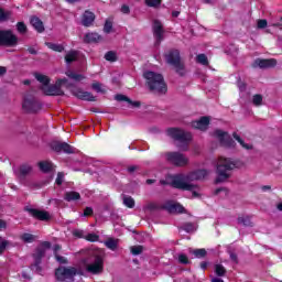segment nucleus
Here are the masks:
<instances>
[{
  "label": "nucleus",
  "instance_id": "1",
  "mask_svg": "<svg viewBox=\"0 0 282 282\" xmlns=\"http://www.w3.org/2000/svg\"><path fill=\"white\" fill-rule=\"evenodd\" d=\"M208 176V171L206 170H196L187 174H175L172 176V186L178 191H195L197 185L193 182H199Z\"/></svg>",
  "mask_w": 282,
  "mask_h": 282
},
{
  "label": "nucleus",
  "instance_id": "2",
  "mask_svg": "<svg viewBox=\"0 0 282 282\" xmlns=\"http://www.w3.org/2000/svg\"><path fill=\"white\" fill-rule=\"evenodd\" d=\"M242 166L243 162L241 161L220 156L216 164V184H221L223 182L230 180L232 171H235V169H242Z\"/></svg>",
  "mask_w": 282,
  "mask_h": 282
},
{
  "label": "nucleus",
  "instance_id": "3",
  "mask_svg": "<svg viewBox=\"0 0 282 282\" xmlns=\"http://www.w3.org/2000/svg\"><path fill=\"white\" fill-rule=\"evenodd\" d=\"M89 258L84 260L86 271L90 274H102L105 270V250L93 249L88 251Z\"/></svg>",
  "mask_w": 282,
  "mask_h": 282
},
{
  "label": "nucleus",
  "instance_id": "4",
  "mask_svg": "<svg viewBox=\"0 0 282 282\" xmlns=\"http://www.w3.org/2000/svg\"><path fill=\"white\" fill-rule=\"evenodd\" d=\"M143 77L147 80L150 91H153L154 94H166V82H164V76H162V74L148 70L143 74Z\"/></svg>",
  "mask_w": 282,
  "mask_h": 282
},
{
  "label": "nucleus",
  "instance_id": "5",
  "mask_svg": "<svg viewBox=\"0 0 282 282\" xmlns=\"http://www.w3.org/2000/svg\"><path fill=\"white\" fill-rule=\"evenodd\" d=\"M167 134L170 135V138H173V140L178 141V144H176V147L177 149H180V151H188V142L193 140V135L191 134V132H186L177 128H170L167 130Z\"/></svg>",
  "mask_w": 282,
  "mask_h": 282
},
{
  "label": "nucleus",
  "instance_id": "6",
  "mask_svg": "<svg viewBox=\"0 0 282 282\" xmlns=\"http://www.w3.org/2000/svg\"><path fill=\"white\" fill-rule=\"evenodd\" d=\"M165 61L167 65H172V67H174L178 76H186V66L184 65V62H182L180 51L171 50L165 54Z\"/></svg>",
  "mask_w": 282,
  "mask_h": 282
},
{
  "label": "nucleus",
  "instance_id": "7",
  "mask_svg": "<svg viewBox=\"0 0 282 282\" xmlns=\"http://www.w3.org/2000/svg\"><path fill=\"white\" fill-rule=\"evenodd\" d=\"M77 274L80 271L76 267H59L55 270V276L61 282H74Z\"/></svg>",
  "mask_w": 282,
  "mask_h": 282
},
{
  "label": "nucleus",
  "instance_id": "8",
  "mask_svg": "<svg viewBox=\"0 0 282 282\" xmlns=\"http://www.w3.org/2000/svg\"><path fill=\"white\" fill-rule=\"evenodd\" d=\"M50 248H52V243H50V241H44L35 249V252L33 253L35 262L31 265V270H34V272H41V261L45 257V250H50Z\"/></svg>",
  "mask_w": 282,
  "mask_h": 282
},
{
  "label": "nucleus",
  "instance_id": "9",
  "mask_svg": "<svg viewBox=\"0 0 282 282\" xmlns=\"http://www.w3.org/2000/svg\"><path fill=\"white\" fill-rule=\"evenodd\" d=\"M165 161L173 166L184 167L188 166V156L182 154L181 152H165L164 153Z\"/></svg>",
  "mask_w": 282,
  "mask_h": 282
},
{
  "label": "nucleus",
  "instance_id": "10",
  "mask_svg": "<svg viewBox=\"0 0 282 282\" xmlns=\"http://www.w3.org/2000/svg\"><path fill=\"white\" fill-rule=\"evenodd\" d=\"M65 83H67V78L57 79L54 85L42 86L41 89L45 96H65V91L62 89Z\"/></svg>",
  "mask_w": 282,
  "mask_h": 282
},
{
  "label": "nucleus",
  "instance_id": "11",
  "mask_svg": "<svg viewBox=\"0 0 282 282\" xmlns=\"http://www.w3.org/2000/svg\"><path fill=\"white\" fill-rule=\"evenodd\" d=\"M19 43V37L10 30H0V45L6 47H14Z\"/></svg>",
  "mask_w": 282,
  "mask_h": 282
},
{
  "label": "nucleus",
  "instance_id": "12",
  "mask_svg": "<svg viewBox=\"0 0 282 282\" xmlns=\"http://www.w3.org/2000/svg\"><path fill=\"white\" fill-rule=\"evenodd\" d=\"M22 107L26 113H39L41 111L42 106L39 100H36L33 96H26L22 104Z\"/></svg>",
  "mask_w": 282,
  "mask_h": 282
},
{
  "label": "nucleus",
  "instance_id": "13",
  "mask_svg": "<svg viewBox=\"0 0 282 282\" xmlns=\"http://www.w3.org/2000/svg\"><path fill=\"white\" fill-rule=\"evenodd\" d=\"M214 135H216V138L219 140L221 147H226L227 149L235 147V141L230 134H228V132L224 130H216Z\"/></svg>",
  "mask_w": 282,
  "mask_h": 282
},
{
  "label": "nucleus",
  "instance_id": "14",
  "mask_svg": "<svg viewBox=\"0 0 282 282\" xmlns=\"http://www.w3.org/2000/svg\"><path fill=\"white\" fill-rule=\"evenodd\" d=\"M52 151L55 153H74L75 149L66 142L53 141L51 143Z\"/></svg>",
  "mask_w": 282,
  "mask_h": 282
},
{
  "label": "nucleus",
  "instance_id": "15",
  "mask_svg": "<svg viewBox=\"0 0 282 282\" xmlns=\"http://www.w3.org/2000/svg\"><path fill=\"white\" fill-rule=\"evenodd\" d=\"M72 94L73 96H75L76 98H78L79 100H87L88 102H96V97L89 93V91H85L80 88H72Z\"/></svg>",
  "mask_w": 282,
  "mask_h": 282
},
{
  "label": "nucleus",
  "instance_id": "16",
  "mask_svg": "<svg viewBox=\"0 0 282 282\" xmlns=\"http://www.w3.org/2000/svg\"><path fill=\"white\" fill-rule=\"evenodd\" d=\"M152 30L154 37L156 39V44L160 45V43L164 41V26L162 25V22H160V20H154Z\"/></svg>",
  "mask_w": 282,
  "mask_h": 282
},
{
  "label": "nucleus",
  "instance_id": "17",
  "mask_svg": "<svg viewBox=\"0 0 282 282\" xmlns=\"http://www.w3.org/2000/svg\"><path fill=\"white\" fill-rule=\"evenodd\" d=\"M28 213L40 221H50V219H52V216L45 210L29 208Z\"/></svg>",
  "mask_w": 282,
  "mask_h": 282
},
{
  "label": "nucleus",
  "instance_id": "18",
  "mask_svg": "<svg viewBox=\"0 0 282 282\" xmlns=\"http://www.w3.org/2000/svg\"><path fill=\"white\" fill-rule=\"evenodd\" d=\"M161 208L163 210H167V213H184V206H182L180 203H175L173 200L165 202Z\"/></svg>",
  "mask_w": 282,
  "mask_h": 282
},
{
  "label": "nucleus",
  "instance_id": "19",
  "mask_svg": "<svg viewBox=\"0 0 282 282\" xmlns=\"http://www.w3.org/2000/svg\"><path fill=\"white\" fill-rule=\"evenodd\" d=\"M276 66V59H256L253 67H260V69H268L270 67Z\"/></svg>",
  "mask_w": 282,
  "mask_h": 282
},
{
  "label": "nucleus",
  "instance_id": "20",
  "mask_svg": "<svg viewBox=\"0 0 282 282\" xmlns=\"http://www.w3.org/2000/svg\"><path fill=\"white\" fill-rule=\"evenodd\" d=\"M210 124V119L208 117H202L197 121L192 122L193 129H198V131H206Z\"/></svg>",
  "mask_w": 282,
  "mask_h": 282
},
{
  "label": "nucleus",
  "instance_id": "21",
  "mask_svg": "<svg viewBox=\"0 0 282 282\" xmlns=\"http://www.w3.org/2000/svg\"><path fill=\"white\" fill-rule=\"evenodd\" d=\"M102 41V35L91 32V33H86L84 36V43H100Z\"/></svg>",
  "mask_w": 282,
  "mask_h": 282
},
{
  "label": "nucleus",
  "instance_id": "22",
  "mask_svg": "<svg viewBox=\"0 0 282 282\" xmlns=\"http://www.w3.org/2000/svg\"><path fill=\"white\" fill-rule=\"evenodd\" d=\"M96 21V15L94 12L85 11L83 14L82 23L85 25V28H89Z\"/></svg>",
  "mask_w": 282,
  "mask_h": 282
},
{
  "label": "nucleus",
  "instance_id": "23",
  "mask_svg": "<svg viewBox=\"0 0 282 282\" xmlns=\"http://www.w3.org/2000/svg\"><path fill=\"white\" fill-rule=\"evenodd\" d=\"M31 25L39 32L40 34L45 32V26L43 25V21L37 17L31 18Z\"/></svg>",
  "mask_w": 282,
  "mask_h": 282
},
{
  "label": "nucleus",
  "instance_id": "24",
  "mask_svg": "<svg viewBox=\"0 0 282 282\" xmlns=\"http://www.w3.org/2000/svg\"><path fill=\"white\" fill-rule=\"evenodd\" d=\"M37 166L40 171H42V173H50V171L54 169V164H52V162L50 161H41L40 163H37Z\"/></svg>",
  "mask_w": 282,
  "mask_h": 282
},
{
  "label": "nucleus",
  "instance_id": "25",
  "mask_svg": "<svg viewBox=\"0 0 282 282\" xmlns=\"http://www.w3.org/2000/svg\"><path fill=\"white\" fill-rule=\"evenodd\" d=\"M65 202H78L80 199V193L78 192H66L64 194Z\"/></svg>",
  "mask_w": 282,
  "mask_h": 282
},
{
  "label": "nucleus",
  "instance_id": "26",
  "mask_svg": "<svg viewBox=\"0 0 282 282\" xmlns=\"http://www.w3.org/2000/svg\"><path fill=\"white\" fill-rule=\"evenodd\" d=\"M33 167L30 164H22L20 166V177H28V175H32Z\"/></svg>",
  "mask_w": 282,
  "mask_h": 282
},
{
  "label": "nucleus",
  "instance_id": "27",
  "mask_svg": "<svg viewBox=\"0 0 282 282\" xmlns=\"http://www.w3.org/2000/svg\"><path fill=\"white\" fill-rule=\"evenodd\" d=\"M191 254H194V257L196 259H204V257H206V254H208V252L206 251V249H191L189 250Z\"/></svg>",
  "mask_w": 282,
  "mask_h": 282
},
{
  "label": "nucleus",
  "instance_id": "28",
  "mask_svg": "<svg viewBox=\"0 0 282 282\" xmlns=\"http://www.w3.org/2000/svg\"><path fill=\"white\" fill-rule=\"evenodd\" d=\"M105 246L109 250H118V239L109 238L108 240L105 241Z\"/></svg>",
  "mask_w": 282,
  "mask_h": 282
},
{
  "label": "nucleus",
  "instance_id": "29",
  "mask_svg": "<svg viewBox=\"0 0 282 282\" xmlns=\"http://www.w3.org/2000/svg\"><path fill=\"white\" fill-rule=\"evenodd\" d=\"M35 78L42 84V87H47L50 85V77L43 74H35Z\"/></svg>",
  "mask_w": 282,
  "mask_h": 282
},
{
  "label": "nucleus",
  "instance_id": "30",
  "mask_svg": "<svg viewBox=\"0 0 282 282\" xmlns=\"http://www.w3.org/2000/svg\"><path fill=\"white\" fill-rule=\"evenodd\" d=\"M232 137L235 138V140H237V142H239L242 149H247V151H250V149H252V144L246 143L243 139H241V137L237 134V132H234Z\"/></svg>",
  "mask_w": 282,
  "mask_h": 282
},
{
  "label": "nucleus",
  "instance_id": "31",
  "mask_svg": "<svg viewBox=\"0 0 282 282\" xmlns=\"http://www.w3.org/2000/svg\"><path fill=\"white\" fill-rule=\"evenodd\" d=\"M123 206H127V208H135V200L131 196L124 195L123 198Z\"/></svg>",
  "mask_w": 282,
  "mask_h": 282
},
{
  "label": "nucleus",
  "instance_id": "32",
  "mask_svg": "<svg viewBox=\"0 0 282 282\" xmlns=\"http://www.w3.org/2000/svg\"><path fill=\"white\" fill-rule=\"evenodd\" d=\"M214 272L217 276H226V267L223 264H215Z\"/></svg>",
  "mask_w": 282,
  "mask_h": 282
},
{
  "label": "nucleus",
  "instance_id": "33",
  "mask_svg": "<svg viewBox=\"0 0 282 282\" xmlns=\"http://www.w3.org/2000/svg\"><path fill=\"white\" fill-rule=\"evenodd\" d=\"M78 58V52L77 51H70L66 54L65 56V62L66 63H74Z\"/></svg>",
  "mask_w": 282,
  "mask_h": 282
},
{
  "label": "nucleus",
  "instance_id": "34",
  "mask_svg": "<svg viewBox=\"0 0 282 282\" xmlns=\"http://www.w3.org/2000/svg\"><path fill=\"white\" fill-rule=\"evenodd\" d=\"M20 239L24 241V243H33V241H36V236L32 234H23Z\"/></svg>",
  "mask_w": 282,
  "mask_h": 282
},
{
  "label": "nucleus",
  "instance_id": "35",
  "mask_svg": "<svg viewBox=\"0 0 282 282\" xmlns=\"http://www.w3.org/2000/svg\"><path fill=\"white\" fill-rule=\"evenodd\" d=\"M182 228L185 232H195V230H197V225L194 223H185Z\"/></svg>",
  "mask_w": 282,
  "mask_h": 282
},
{
  "label": "nucleus",
  "instance_id": "36",
  "mask_svg": "<svg viewBox=\"0 0 282 282\" xmlns=\"http://www.w3.org/2000/svg\"><path fill=\"white\" fill-rule=\"evenodd\" d=\"M238 224H241L242 226H247L249 228H252V220H250V217H248V216L239 217L238 218Z\"/></svg>",
  "mask_w": 282,
  "mask_h": 282
},
{
  "label": "nucleus",
  "instance_id": "37",
  "mask_svg": "<svg viewBox=\"0 0 282 282\" xmlns=\"http://www.w3.org/2000/svg\"><path fill=\"white\" fill-rule=\"evenodd\" d=\"M46 46L53 52H63L65 47L62 44L46 43Z\"/></svg>",
  "mask_w": 282,
  "mask_h": 282
},
{
  "label": "nucleus",
  "instance_id": "38",
  "mask_svg": "<svg viewBox=\"0 0 282 282\" xmlns=\"http://www.w3.org/2000/svg\"><path fill=\"white\" fill-rule=\"evenodd\" d=\"M105 58L110 63H116L118 61V55L113 51H109L105 54Z\"/></svg>",
  "mask_w": 282,
  "mask_h": 282
},
{
  "label": "nucleus",
  "instance_id": "39",
  "mask_svg": "<svg viewBox=\"0 0 282 282\" xmlns=\"http://www.w3.org/2000/svg\"><path fill=\"white\" fill-rule=\"evenodd\" d=\"M10 246V241L3 237H0V254L6 252V248Z\"/></svg>",
  "mask_w": 282,
  "mask_h": 282
},
{
  "label": "nucleus",
  "instance_id": "40",
  "mask_svg": "<svg viewBox=\"0 0 282 282\" xmlns=\"http://www.w3.org/2000/svg\"><path fill=\"white\" fill-rule=\"evenodd\" d=\"M158 208H160L159 206H158V204H155V203H148L144 207H143V210L145 212V213H153V210H158Z\"/></svg>",
  "mask_w": 282,
  "mask_h": 282
},
{
  "label": "nucleus",
  "instance_id": "41",
  "mask_svg": "<svg viewBox=\"0 0 282 282\" xmlns=\"http://www.w3.org/2000/svg\"><path fill=\"white\" fill-rule=\"evenodd\" d=\"M252 104H253L256 107H261V105H263V96H261V95H254L253 98H252Z\"/></svg>",
  "mask_w": 282,
  "mask_h": 282
},
{
  "label": "nucleus",
  "instance_id": "42",
  "mask_svg": "<svg viewBox=\"0 0 282 282\" xmlns=\"http://www.w3.org/2000/svg\"><path fill=\"white\" fill-rule=\"evenodd\" d=\"M196 61L197 63H199L200 65H208V57L206 56V54H198L196 56Z\"/></svg>",
  "mask_w": 282,
  "mask_h": 282
},
{
  "label": "nucleus",
  "instance_id": "43",
  "mask_svg": "<svg viewBox=\"0 0 282 282\" xmlns=\"http://www.w3.org/2000/svg\"><path fill=\"white\" fill-rule=\"evenodd\" d=\"M66 75L68 76V78H73V80H85V76L80 75V74H76V73H66Z\"/></svg>",
  "mask_w": 282,
  "mask_h": 282
},
{
  "label": "nucleus",
  "instance_id": "44",
  "mask_svg": "<svg viewBox=\"0 0 282 282\" xmlns=\"http://www.w3.org/2000/svg\"><path fill=\"white\" fill-rule=\"evenodd\" d=\"M162 0H145V4L149 8H159V6H161Z\"/></svg>",
  "mask_w": 282,
  "mask_h": 282
},
{
  "label": "nucleus",
  "instance_id": "45",
  "mask_svg": "<svg viewBox=\"0 0 282 282\" xmlns=\"http://www.w3.org/2000/svg\"><path fill=\"white\" fill-rule=\"evenodd\" d=\"M111 30H113V23H112L111 21L107 20V21L105 22V25H104V32H105L106 34H110V33H111Z\"/></svg>",
  "mask_w": 282,
  "mask_h": 282
},
{
  "label": "nucleus",
  "instance_id": "46",
  "mask_svg": "<svg viewBox=\"0 0 282 282\" xmlns=\"http://www.w3.org/2000/svg\"><path fill=\"white\" fill-rule=\"evenodd\" d=\"M178 263H182L183 265H188L191 263V260H188V257L184 253L178 254Z\"/></svg>",
  "mask_w": 282,
  "mask_h": 282
},
{
  "label": "nucleus",
  "instance_id": "47",
  "mask_svg": "<svg viewBox=\"0 0 282 282\" xmlns=\"http://www.w3.org/2000/svg\"><path fill=\"white\" fill-rule=\"evenodd\" d=\"M130 250L132 254L138 256V254H142V251L144 250V248L142 246H133L130 248Z\"/></svg>",
  "mask_w": 282,
  "mask_h": 282
},
{
  "label": "nucleus",
  "instance_id": "48",
  "mask_svg": "<svg viewBox=\"0 0 282 282\" xmlns=\"http://www.w3.org/2000/svg\"><path fill=\"white\" fill-rule=\"evenodd\" d=\"M17 30L20 34H25V32H28V26L23 22H18Z\"/></svg>",
  "mask_w": 282,
  "mask_h": 282
},
{
  "label": "nucleus",
  "instance_id": "49",
  "mask_svg": "<svg viewBox=\"0 0 282 282\" xmlns=\"http://www.w3.org/2000/svg\"><path fill=\"white\" fill-rule=\"evenodd\" d=\"M86 241H91V242H96L100 239V236L96 235V234H88L85 236Z\"/></svg>",
  "mask_w": 282,
  "mask_h": 282
},
{
  "label": "nucleus",
  "instance_id": "50",
  "mask_svg": "<svg viewBox=\"0 0 282 282\" xmlns=\"http://www.w3.org/2000/svg\"><path fill=\"white\" fill-rule=\"evenodd\" d=\"M64 180H65V173L58 172L57 177L55 180V184H57V186H61L63 184Z\"/></svg>",
  "mask_w": 282,
  "mask_h": 282
},
{
  "label": "nucleus",
  "instance_id": "51",
  "mask_svg": "<svg viewBox=\"0 0 282 282\" xmlns=\"http://www.w3.org/2000/svg\"><path fill=\"white\" fill-rule=\"evenodd\" d=\"M115 100H118V102H131V99L124 95H116Z\"/></svg>",
  "mask_w": 282,
  "mask_h": 282
},
{
  "label": "nucleus",
  "instance_id": "52",
  "mask_svg": "<svg viewBox=\"0 0 282 282\" xmlns=\"http://www.w3.org/2000/svg\"><path fill=\"white\" fill-rule=\"evenodd\" d=\"M74 237H77L78 239H85V231L82 229H75L73 230Z\"/></svg>",
  "mask_w": 282,
  "mask_h": 282
},
{
  "label": "nucleus",
  "instance_id": "53",
  "mask_svg": "<svg viewBox=\"0 0 282 282\" xmlns=\"http://www.w3.org/2000/svg\"><path fill=\"white\" fill-rule=\"evenodd\" d=\"M93 89L97 91L98 94H102L105 90H102V84L100 83H94L91 85Z\"/></svg>",
  "mask_w": 282,
  "mask_h": 282
},
{
  "label": "nucleus",
  "instance_id": "54",
  "mask_svg": "<svg viewBox=\"0 0 282 282\" xmlns=\"http://www.w3.org/2000/svg\"><path fill=\"white\" fill-rule=\"evenodd\" d=\"M265 28H268V20H264V19L258 20V29L263 30Z\"/></svg>",
  "mask_w": 282,
  "mask_h": 282
},
{
  "label": "nucleus",
  "instance_id": "55",
  "mask_svg": "<svg viewBox=\"0 0 282 282\" xmlns=\"http://www.w3.org/2000/svg\"><path fill=\"white\" fill-rule=\"evenodd\" d=\"M10 18V13L4 12L3 9L0 8V21H8Z\"/></svg>",
  "mask_w": 282,
  "mask_h": 282
},
{
  "label": "nucleus",
  "instance_id": "56",
  "mask_svg": "<svg viewBox=\"0 0 282 282\" xmlns=\"http://www.w3.org/2000/svg\"><path fill=\"white\" fill-rule=\"evenodd\" d=\"M91 215H94V209L91 207H86L84 210L83 216L84 217H91Z\"/></svg>",
  "mask_w": 282,
  "mask_h": 282
},
{
  "label": "nucleus",
  "instance_id": "57",
  "mask_svg": "<svg viewBox=\"0 0 282 282\" xmlns=\"http://www.w3.org/2000/svg\"><path fill=\"white\" fill-rule=\"evenodd\" d=\"M55 259L58 263H67L65 257L58 256V253H55Z\"/></svg>",
  "mask_w": 282,
  "mask_h": 282
},
{
  "label": "nucleus",
  "instance_id": "58",
  "mask_svg": "<svg viewBox=\"0 0 282 282\" xmlns=\"http://www.w3.org/2000/svg\"><path fill=\"white\" fill-rule=\"evenodd\" d=\"M246 87H247V85L243 82H241V79H238V88H239V90L240 91H246Z\"/></svg>",
  "mask_w": 282,
  "mask_h": 282
},
{
  "label": "nucleus",
  "instance_id": "59",
  "mask_svg": "<svg viewBox=\"0 0 282 282\" xmlns=\"http://www.w3.org/2000/svg\"><path fill=\"white\" fill-rule=\"evenodd\" d=\"M230 259L234 261V263H239V258L237 257V253L230 252Z\"/></svg>",
  "mask_w": 282,
  "mask_h": 282
},
{
  "label": "nucleus",
  "instance_id": "60",
  "mask_svg": "<svg viewBox=\"0 0 282 282\" xmlns=\"http://www.w3.org/2000/svg\"><path fill=\"white\" fill-rule=\"evenodd\" d=\"M129 102V105H131L132 107H134V108H140L141 107V102L140 101H133V100H131L130 99V101H128Z\"/></svg>",
  "mask_w": 282,
  "mask_h": 282
},
{
  "label": "nucleus",
  "instance_id": "61",
  "mask_svg": "<svg viewBox=\"0 0 282 282\" xmlns=\"http://www.w3.org/2000/svg\"><path fill=\"white\" fill-rule=\"evenodd\" d=\"M121 12H122L123 14H129V12H131L130 9H129V6L123 4V6L121 7Z\"/></svg>",
  "mask_w": 282,
  "mask_h": 282
},
{
  "label": "nucleus",
  "instance_id": "62",
  "mask_svg": "<svg viewBox=\"0 0 282 282\" xmlns=\"http://www.w3.org/2000/svg\"><path fill=\"white\" fill-rule=\"evenodd\" d=\"M8 228V223L6 220L0 219V230H6Z\"/></svg>",
  "mask_w": 282,
  "mask_h": 282
},
{
  "label": "nucleus",
  "instance_id": "63",
  "mask_svg": "<svg viewBox=\"0 0 282 282\" xmlns=\"http://www.w3.org/2000/svg\"><path fill=\"white\" fill-rule=\"evenodd\" d=\"M138 169H140L138 165H130L128 167V172L130 173H135V171H138Z\"/></svg>",
  "mask_w": 282,
  "mask_h": 282
},
{
  "label": "nucleus",
  "instance_id": "64",
  "mask_svg": "<svg viewBox=\"0 0 282 282\" xmlns=\"http://www.w3.org/2000/svg\"><path fill=\"white\" fill-rule=\"evenodd\" d=\"M199 187L197 186V188L196 189H192L191 192H192V197H200V195H199Z\"/></svg>",
  "mask_w": 282,
  "mask_h": 282
}]
</instances>
